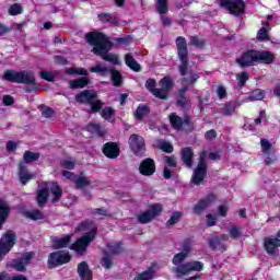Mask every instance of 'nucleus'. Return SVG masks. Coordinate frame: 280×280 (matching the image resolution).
Returning <instances> with one entry per match:
<instances>
[{"label":"nucleus","mask_w":280,"mask_h":280,"mask_svg":"<svg viewBox=\"0 0 280 280\" xmlns=\"http://www.w3.org/2000/svg\"><path fill=\"white\" fill-rule=\"evenodd\" d=\"M182 159L187 167H191L194 165V151L191 148L183 149Z\"/></svg>","instance_id":"393cba45"},{"label":"nucleus","mask_w":280,"mask_h":280,"mask_svg":"<svg viewBox=\"0 0 280 280\" xmlns=\"http://www.w3.org/2000/svg\"><path fill=\"white\" fill-rule=\"evenodd\" d=\"M88 130H89V132H93L94 135H97L98 137H104V135H106V129H104V127H102V125H100L97 122H91L88 126Z\"/></svg>","instance_id":"cd10ccee"},{"label":"nucleus","mask_w":280,"mask_h":280,"mask_svg":"<svg viewBox=\"0 0 280 280\" xmlns=\"http://www.w3.org/2000/svg\"><path fill=\"white\" fill-rule=\"evenodd\" d=\"M61 175L65 176V178H68V180H71L72 183H74L75 178L78 177L75 174L69 171H62Z\"/></svg>","instance_id":"e2e57ef3"},{"label":"nucleus","mask_w":280,"mask_h":280,"mask_svg":"<svg viewBox=\"0 0 280 280\" xmlns=\"http://www.w3.org/2000/svg\"><path fill=\"white\" fill-rule=\"evenodd\" d=\"M158 90H154V97H158L159 100H167L170 97V91L174 89V81L170 77H164L159 82Z\"/></svg>","instance_id":"1a4fd4ad"},{"label":"nucleus","mask_w":280,"mask_h":280,"mask_svg":"<svg viewBox=\"0 0 280 280\" xmlns=\"http://www.w3.org/2000/svg\"><path fill=\"white\" fill-rule=\"evenodd\" d=\"M119 147L117 145V143L114 142H107L104 147H103V154H105V156H107V159H117V156H119Z\"/></svg>","instance_id":"6ab92c4d"},{"label":"nucleus","mask_w":280,"mask_h":280,"mask_svg":"<svg viewBox=\"0 0 280 280\" xmlns=\"http://www.w3.org/2000/svg\"><path fill=\"white\" fill-rule=\"evenodd\" d=\"M108 253L112 255H118V253H121V245L119 243H110L107 245Z\"/></svg>","instance_id":"09e8293b"},{"label":"nucleus","mask_w":280,"mask_h":280,"mask_svg":"<svg viewBox=\"0 0 280 280\" xmlns=\"http://www.w3.org/2000/svg\"><path fill=\"white\" fill-rule=\"evenodd\" d=\"M125 63L127 65V67H129V69H131V71H136V73H139V71H141V65H139V62L135 60L132 54H127L125 56Z\"/></svg>","instance_id":"b1692460"},{"label":"nucleus","mask_w":280,"mask_h":280,"mask_svg":"<svg viewBox=\"0 0 280 280\" xmlns=\"http://www.w3.org/2000/svg\"><path fill=\"white\" fill-rule=\"evenodd\" d=\"M220 240H222L223 242H229V235L222 234L219 238H215V241L213 240L209 241V245L211 246V248H215Z\"/></svg>","instance_id":"4d7b16f0"},{"label":"nucleus","mask_w":280,"mask_h":280,"mask_svg":"<svg viewBox=\"0 0 280 280\" xmlns=\"http://www.w3.org/2000/svg\"><path fill=\"white\" fill-rule=\"evenodd\" d=\"M69 84H70V89H84V86H88L89 84V78L82 77L77 80H71Z\"/></svg>","instance_id":"c85d7f7f"},{"label":"nucleus","mask_w":280,"mask_h":280,"mask_svg":"<svg viewBox=\"0 0 280 280\" xmlns=\"http://www.w3.org/2000/svg\"><path fill=\"white\" fill-rule=\"evenodd\" d=\"M71 261V255L69 252H54L48 257V267L57 268V266H62L65 264H69Z\"/></svg>","instance_id":"f8f14e48"},{"label":"nucleus","mask_w":280,"mask_h":280,"mask_svg":"<svg viewBox=\"0 0 280 280\" xmlns=\"http://www.w3.org/2000/svg\"><path fill=\"white\" fill-rule=\"evenodd\" d=\"M71 242V236L66 235L61 238H55L54 240V246L55 248H67Z\"/></svg>","instance_id":"473e14b6"},{"label":"nucleus","mask_w":280,"mask_h":280,"mask_svg":"<svg viewBox=\"0 0 280 280\" xmlns=\"http://www.w3.org/2000/svg\"><path fill=\"white\" fill-rule=\"evenodd\" d=\"M190 45H194L195 47H205V40L198 37H191Z\"/></svg>","instance_id":"052dcab7"},{"label":"nucleus","mask_w":280,"mask_h":280,"mask_svg":"<svg viewBox=\"0 0 280 280\" xmlns=\"http://www.w3.org/2000/svg\"><path fill=\"white\" fill-rule=\"evenodd\" d=\"M260 145H261V150H262L264 154H268V152H270V150L272 148V144L267 139H261Z\"/></svg>","instance_id":"603ef678"},{"label":"nucleus","mask_w":280,"mask_h":280,"mask_svg":"<svg viewBox=\"0 0 280 280\" xmlns=\"http://www.w3.org/2000/svg\"><path fill=\"white\" fill-rule=\"evenodd\" d=\"M74 185L77 189H84L91 185V178L83 176L82 174L77 176L74 179Z\"/></svg>","instance_id":"a878e982"},{"label":"nucleus","mask_w":280,"mask_h":280,"mask_svg":"<svg viewBox=\"0 0 280 280\" xmlns=\"http://www.w3.org/2000/svg\"><path fill=\"white\" fill-rule=\"evenodd\" d=\"M25 218H30V220H43L45 214L40 210H32L24 212Z\"/></svg>","instance_id":"f704fd0d"},{"label":"nucleus","mask_w":280,"mask_h":280,"mask_svg":"<svg viewBox=\"0 0 280 280\" xmlns=\"http://www.w3.org/2000/svg\"><path fill=\"white\" fill-rule=\"evenodd\" d=\"M34 259V252H28L22 255L21 258L8 262V268H13L18 272H25V267Z\"/></svg>","instance_id":"ddd939ff"},{"label":"nucleus","mask_w":280,"mask_h":280,"mask_svg":"<svg viewBox=\"0 0 280 280\" xmlns=\"http://www.w3.org/2000/svg\"><path fill=\"white\" fill-rule=\"evenodd\" d=\"M14 244H16V234L8 231L0 240V259H3L12 250Z\"/></svg>","instance_id":"6e6552de"},{"label":"nucleus","mask_w":280,"mask_h":280,"mask_svg":"<svg viewBox=\"0 0 280 280\" xmlns=\"http://www.w3.org/2000/svg\"><path fill=\"white\" fill-rule=\"evenodd\" d=\"M78 272L81 280H93V273L91 272V269L89 268V264H86V261H82L79 264Z\"/></svg>","instance_id":"412c9836"},{"label":"nucleus","mask_w":280,"mask_h":280,"mask_svg":"<svg viewBox=\"0 0 280 280\" xmlns=\"http://www.w3.org/2000/svg\"><path fill=\"white\" fill-rule=\"evenodd\" d=\"M3 80H7V82H15V84H28L33 86V89H38L36 77H34V72L32 71L7 70L3 74Z\"/></svg>","instance_id":"39448f33"},{"label":"nucleus","mask_w":280,"mask_h":280,"mask_svg":"<svg viewBox=\"0 0 280 280\" xmlns=\"http://www.w3.org/2000/svg\"><path fill=\"white\" fill-rule=\"evenodd\" d=\"M19 176L22 185H27L30 180L36 178V174L27 172V168L23 164H20Z\"/></svg>","instance_id":"4be33fe9"},{"label":"nucleus","mask_w":280,"mask_h":280,"mask_svg":"<svg viewBox=\"0 0 280 280\" xmlns=\"http://www.w3.org/2000/svg\"><path fill=\"white\" fill-rule=\"evenodd\" d=\"M101 117L103 119H106L107 121H110V119H113V117H115V110L113 109V107H104L101 110Z\"/></svg>","instance_id":"e433bc0d"},{"label":"nucleus","mask_w":280,"mask_h":280,"mask_svg":"<svg viewBox=\"0 0 280 280\" xmlns=\"http://www.w3.org/2000/svg\"><path fill=\"white\" fill-rule=\"evenodd\" d=\"M206 218L208 226H215V222H218V218H215V215L207 214Z\"/></svg>","instance_id":"0e129e2a"},{"label":"nucleus","mask_w":280,"mask_h":280,"mask_svg":"<svg viewBox=\"0 0 280 280\" xmlns=\"http://www.w3.org/2000/svg\"><path fill=\"white\" fill-rule=\"evenodd\" d=\"M100 21L102 23H109L110 25H117V16L110 14V13H101L98 14Z\"/></svg>","instance_id":"72a5a7b5"},{"label":"nucleus","mask_w":280,"mask_h":280,"mask_svg":"<svg viewBox=\"0 0 280 280\" xmlns=\"http://www.w3.org/2000/svg\"><path fill=\"white\" fill-rule=\"evenodd\" d=\"M40 78H43V80H47V82H54L55 77H54V73H51V72L42 71Z\"/></svg>","instance_id":"680f3d73"},{"label":"nucleus","mask_w":280,"mask_h":280,"mask_svg":"<svg viewBox=\"0 0 280 280\" xmlns=\"http://www.w3.org/2000/svg\"><path fill=\"white\" fill-rule=\"evenodd\" d=\"M23 12V7L19 3H14L9 8L10 16H16Z\"/></svg>","instance_id":"c03bdc74"},{"label":"nucleus","mask_w":280,"mask_h":280,"mask_svg":"<svg viewBox=\"0 0 280 280\" xmlns=\"http://www.w3.org/2000/svg\"><path fill=\"white\" fill-rule=\"evenodd\" d=\"M217 95H218L219 100H223V97L226 96V89H224V86L220 85L217 89Z\"/></svg>","instance_id":"69168bd1"},{"label":"nucleus","mask_w":280,"mask_h":280,"mask_svg":"<svg viewBox=\"0 0 280 280\" xmlns=\"http://www.w3.org/2000/svg\"><path fill=\"white\" fill-rule=\"evenodd\" d=\"M129 145L136 156H141L145 152V140L137 133L130 136Z\"/></svg>","instance_id":"4468645a"},{"label":"nucleus","mask_w":280,"mask_h":280,"mask_svg":"<svg viewBox=\"0 0 280 280\" xmlns=\"http://www.w3.org/2000/svg\"><path fill=\"white\" fill-rule=\"evenodd\" d=\"M145 115H148V106L145 105H140L138 106V108L136 109V119H143V117H145Z\"/></svg>","instance_id":"37998d69"},{"label":"nucleus","mask_w":280,"mask_h":280,"mask_svg":"<svg viewBox=\"0 0 280 280\" xmlns=\"http://www.w3.org/2000/svg\"><path fill=\"white\" fill-rule=\"evenodd\" d=\"M155 148H159V150H162L163 152H166L168 154L174 152V147L172 145V143L165 140H156Z\"/></svg>","instance_id":"7c9ffc66"},{"label":"nucleus","mask_w":280,"mask_h":280,"mask_svg":"<svg viewBox=\"0 0 280 280\" xmlns=\"http://www.w3.org/2000/svg\"><path fill=\"white\" fill-rule=\"evenodd\" d=\"M67 73H69V75H73V73H78L79 75H89V71H86V69L84 68H81V69L70 68V69H67Z\"/></svg>","instance_id":"5fc2aeb1"},{"label":"nucleus","mask_w":280,"mask_h":280,"mask_svg":"<svg viewBox=\"0 0 280 280\" xmlns=\"http://www.w3.org/2000/svg\"><path fill=\"white\" fill-rule=\"evenodd\" d=\"M264 246L268 255H277L278 248L280 247V240L275 237H267L265 238Z\"/></svg>","instance_id":"a211bd4d"},{"label":"nucleus","mask_w":280,"mask_h":280,"mask_svg":"<svg viewBox=\"0 0 280 280\" xmlns=\"http://www.w3.org/2000/svg\"><path fill=\"white\" fill-rule=\"evenodd\" d=\"M23 159L25 163H34V161H38V159H40V153L26 151L24 152Z\"/></svg>","instance_id":"c9c22d12"},{"label":"nucleus","mask_w":280,"mask_h":280,"mask_svg":"<svg viewBox=\"0 0 280 280\" xmlns=\"http://www.w3.org/2000/svg\"><path fill=\"white\" fill-rule=\"evenodd\" d=\"M207 151H202L199 156V163L192 174L191 183L194 185H201L202 180H205V176H207Z\"/></svg>","instance_id":"0eeeda50"},{"label":"nucleus","mask_w":280,"mask_h":280,"mask_svg":"<svg viewBox=\"0 0 280 280\" xmlns=\"http://www.w3.org/2000/svg\"><path fill=\"white\" fill-rule=\"evenodd\" d=\"M139 172L140 174H142V176H152V174L156 172L154 160L152 159L143 160L140 164Z\"/></svg>","instance_id":"f3484780"},{"label":"nucleus","mask_w":280,"mask_h":280,"mask_svg":"<svg viewBox=\"0 0 280 280\" xmlns=\"http://www.w3.org/2000/svg\"><path fill=\"white\" fill-rule=\"evenodd\" d=\"M2 102H3L4 106H12V104H14V97H12L10 95H4L2 98Z\"/></svg>","instance_id":"338daca9"},{"label":"nucleus","mask_w":280,"mask_h":280,"mask_svg":"<svg viewBox=\"0 0 280 280\" xmlns=\"http://www.w3.org/2000/svg\"><path fill=\"white\" fill-rule=\"evenodd\" d=\"M266 97V94L264 93L262 90H254L250 95H249V101L250 102H259Z\"/></svg>","instance_id":"4c0bfd02"},{"label":"nucleus","mask_w":280,"mask_h":280,"mask_svg":"<svg viewBox=\"0 0 280 280\" xmlns=\"http://www.w3.org/2000/svg\"><path fill=\"white\" fill-rule=\"evenodd\" d=\"M191 253V243L184 242L182 245V252L173 257V264L176 266L173 270L176 277H186L190 272H202L205 264L198 260L188 261L183 264Z\"/></svg>","instance_id":"f257e3e1"},{"label":"nucleus","mask_w":280,"mask_h":280,"mask_svg":"<svg viewBox=\"0 0 280 280\" xmlns=\"http://www.w3.org/2000/svg\"><path fill=\"white\" fill-rule=\"evenodd\" d=\"M236 108H237V106H235V104L228 103L222 108V115H225V116L233 115V113H235Z\"/></svg>","instance_id":"a18cd8bd"},{"label":"nucleus","mask_w":280,"mask_h":280,"mask_svg":"<svg viewBox=\"0 0 280 280\" xmlns=\"http://www.w3.org/2000/svg\"><path fill=\"white\" fill-rule=\"evenodd\" d=\"M90 106L92 113H100V110H102V108L104 107V102L95 98L94 101H92V103H90Z\"/></svg>","instance_id":"a19ab883"},{"label":"nucleus","mask_w":280,"mask_h":280,"mask_svg":"<svg viewBox=\"0 0 280 280\" xmlns=\"http://www.w3.org/2000/svg\"><path fill=\"white\" fill-rule=\"evenodd\" d=\"M60 165L65 170H74L75 161H73L72 159H66L60 162Z\"/></svg>","instance_id":"8fccbe9b"},{"label":"nucleus","mask_w":280,"mask_h":280,"mask_svg":"<svg viewBox=\"0 0 280 280\" xmlns=\"http://www.w3.org/2000/svg\"><path fill=\"white\" fill-rule=\"evenodd\" d=\"M85 233L81 238H79L74 244H72V250H75L78 255H84L89 244L95 240L97 235V226L93 221H84L77 229L75 233Z\"/></svg>","instance_id":"7ed1b4c3"},{"label":"nucleus","mask_w":280,"mask_h":280,"mask_svg":"<svg viewBox=\"0 0 280 280\" xmlns=\"http://www.w3.org/2000/svg\"><path fill=\"white\" fill-rule=\"evenodd\" d=\"M236 62L243 68L259 63L271 65V62H275V55L270 51L248 50L243 52L241 57L236 59Z\"/></svg>","instance_id":"20e7f679"},{"label":"nucleus","mask_w":280,"mask_h":280,"mask_svg":"<svg viewBox=\"0 0 280 280\" xmlns=\"http://www.w3.org/2000/svg\"><path fill=\"white\" fill-rule=\"evenodd\" d=\"M9 215H10V206L5 200L0 199V229L1 226H3V222L8 220Z\"/></svg>","instance_id":"5701e85b"},{"label":"nucleus","mask_w":280,"mask_h":280,"mask_svg":"<svg viewBox=\"0 0 280 280\" xmlns=\"http://www.w3.org/2000/svg\"><path fill=\"white\" fill-rule=\"evenodd\" d=\"M221 8H225V10L230 11V14H234V16H240V14H244V10L246 4L244 0H220Z\"/></svg>","instance_id":"9d476101"},{"label":"nucleus","mask_w":280,"mask_h":280,"mask_svg":"<svg viewBox=\"0 0 280 280\" xmlns=\"http://www.w3.org/2000/svg\"><path fill=\"white\" fill-rule=\"evenodd\" d=\"M187 86H184L180 91H179V100L177 101V104L179 106H187V104H189V100H187V97H185V93H187Z\"/></svg>","instance_id":"79ce46f5"},{"label":"nucleus","mask_w":280,"mask_h":280,"mask_svg":"<svg viewBox=\"0 0 280 280\" xmlns=\"http://www.w3.org/2000/svg\"><path fill=\"white\" fill-rule=\"evenodd\" d=\"M215 200V196L209 195L206 199H202L194 207V213L200 214L205 209L211 207V202Z\"/></svg>","instance_id":"aec40b11"},{"label":"nucleus","mask_w":280,"mask_h":280,"mask_svg":"<svg viewBox=\"0 0 280 280\" xmlns=\"http://www.w3.org/2000/svg\"><path fill=\"white\" fill-rule=\"evenodd\" d=\"M103 266L107 269L113 267V258L108 254L103 257Z\"/></svg>","instance_id":"bf43d9fd"},{"label":"nucleus","mask_w":280,"mask_h":280,"mask_svg":"<svg viewBox=\"0 0 280 280\" xmlns=\"http://www.w3.org/2000/svg\"><path fill=\"white\" fill-rule=\"evenodd\" d=\"M49 191L52 196L51 202H58L60 198H62V188L57 183H44V188L39 189L37 192V202L40 206L47 202V198H49Z\"/></svg>","instance_id":"423d86ee"},{"label":"nucleus","mask_w":280,"mask_h":280,"mask_svg":"<svg viewBox=\"0 0 280 280\" xmlns=\"http://www.w3.org/2000/svg\"><path fill=\"white\" fill-rule=\"evenodd\" d=\"M162 211L163 206H161L160 203H153L149 207L147 211L138 215V222H140V224H148V222H152L154 218L161 215Z\"/></svg>","instance_id":"9b49d317"},{"label":"nucleus","mask_w":280,"mask_h":280,"mask_svg":"<svg viewBox=\"0 0 280 280\" xmlns=\"http://www.w3.org/2000/svg\"><path fill=\"white\" fill-rule=\"evenodd\" d=\"M257 38L258 40H270V37H268V31L266 30V27H261L258 31Z\"/></svg>","instance_id":"6e6d98bb"},{"label":"nucleus","mask_w":280,"mask_h":280,"mask_svg":"<svg viewBox=\"0 0 280 280\" xmlns=\"http://www.w3.org/2000/svg\"><path fill=\"white\" fill-rule=\"evenodd\" d=\"M170 122L172 128H174L175 130H180V128H183V118H180V116L176 115L175 113L170 115Z\"/></svg>","instance_id":"2f4dec72"},{"label":"nucleus","mask_w":280,"mask_h":280,"mask_svg":"<svg viewBox=\"0 0 280 280\" xmlns=\"http://www.w3.org/2000/svg\"><path fill=\"white\" fill-rule=\"evenodd\" d=\"M180 217H182L180 212H174L171 219L167 221V224L170 226H174V224H176L178 220H180Z\"/></svg>","instance_id":"13d9d810"},{"label":"nucleus","mask_w":280,"mask_h":280,"mask_svg":"<svg viewBox=\"0 0 280 280\" xmlns=\"http://www.w3.org/2000/svg\"><path fill=\"white\" fill-rule=\"evenodd\" d=\"M85 38L90 45H94L93 52L96 56H101L103 60L112 62L113 65H119V57L108 54L113 48V43L106 38V35L93 32L86 34Z\"/></svg>","instance_id":"f03ea898"},{"label":"nucleus","mask_w":280,"mask_h":280,"mask_svg":"<svg viewBox=\"0 0 280 280\" xmlns=\"http://www.w3.org/2000/svg\"><path fill=\"white\" fill-rule=\"evenodd\" d=\"M167 1L168 0H156V3H155L156 12H159L162 15L161 22L163 25H172V20H170V18L163 15V14H167V12L170 11Z\"/></svg>","instance_id":"2eb2a0df"},{"label":"nucleus","mask_w":280,"mask_h":280,"mask_svg":"<svg viewBox=\"0 0 280 280\" xmlns=\"http://www.w3.org/2000/svg\"><path fill=\"white\" fill-rule=\"evenodd\" d=\"M176 45L179 58H185V56H187V42L185 40V37H178L176 39Z\"/></svg>","instance_id":"bb28decb"},{"label":"nucleus","mask_w":280,"mask_h":280,"mask_svg":"<svg viewBox=\"0 0 280 280\" xmlns=\"http://www.w3.org/2000/svg\"><path fill=\"white\" fill-rule=\"evenodd\" d=\"M236 79L238 81L240 86H244V84L248 82V72H242L236 74Z\"/></svg>","instance_id":"864d4df0"},{"label":"nucleus","mask_w":280,"mask_h":280,"mask_svg":"<svg viewBox=\"0 0 280 280\" xmlns=\"http://www.w3.org/2000/svg\"><path fill=\"white\" fill-rule=\"evenodd\" d=\"M179 60L182 62V65L179 66V72L182 73V75H187V65H189L187 56L179 57Z\"/></svg>","instance_id":"de8ad7c7"},{"label":"nucleus","mask_w":280,"mask_h":280,"mask_svg":"<svg viewBox=\"0 0 280 280\" xmlns=\"http://www.w3.org/2000/svg\"><path fill=\"white\" fill-rule=\"evenodd\" d=\"M91 73H108L110 69L102 63L96 65L95 67L90 68Z\"/></svg>","instance_id":"49530a36"},{"label":"nucleus","mask_w":280,"mask_h":280,"mask_svg":"<svg viewBox=\"0 0 280 280\" xmlns=\"http://www.w3.org/2000/svg\"><path fill=\"white\" fill-rule=\"evenodd\" d=\"M154 279V270L149 269L140 275H138L135 280H153Z\"/></svg>","instance_id":"ea45409f"},{"label":"nucleus","mask_w":280,"mask_h":280,"mask_svg":"<svg viewBox=\"0 0 280 280\" xmlns=\"http://www.w3.org/2000/svg\"><path fill=\"white\" fill-rule=\"evenodd\" d=\"M42 115H43L44 117L49 118V117H54L55 112H54V109L47 107V108L43 109Z\"/></svg>","instance_id":"774afa93"},{"label":"nucleus","mask_w":280,"mask_h":280,"mask_svg":"<svg viewBox=\"0 0 280 280\" xmlns=\"http://www.w3.org/2000/svg\"><path fill=\"white\" fill-rule=\"evenodd\" d=\"M156 86V80L154 79H149L145 82V88L148 89V91H150L153 95H154V91H159V88Z\"/></svg>","instance_id":"3c124183"},{"label":"nucleus","mask_w":280,"mask_h":280,"mask_svg":"<svg viewBox=\"0 0 280 280\" xmlns=\"http://www.w3.org/2000/svg\"><path fill=\"white\" fill-rule=\"evenodd\" d=\"M112 73V81L114 83V86H121V73L117 70L109 69V72Z\"/></svg>","instance_id":"58836bf2"},{"label":"nucleus","mask_w":280,"mask_h":280,"mask_svg":"<svg viewBox=\"0 0 280 280\" xmlns=\"http://www.w3.org/2000/svg\"><path fill=\"white\" fill-rule=\"evenodd\" d=\"M228 231H229V235L232 240H240V237H242V235L244 233V228L231 225Z\"/></svg>","instance_id":"c756f323"},{"label":"nucleus","mask_w":280,"mask_h":280,"mask_svg":"<svg viewBox=\"0 0 280 280\" xmlns=\"http://www.w3.org/2000/svg\"><path fill=\"white\" fill-rule=\"evenodd\" d=\"M75 100L79 104H93L94 100H97V92L93 90H85L75 95Z\"/></svg>","instance_id":"dca6fc26"}]
</instances>
